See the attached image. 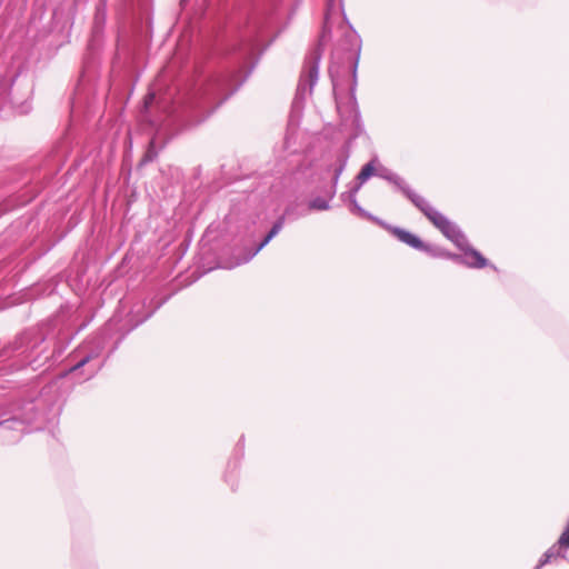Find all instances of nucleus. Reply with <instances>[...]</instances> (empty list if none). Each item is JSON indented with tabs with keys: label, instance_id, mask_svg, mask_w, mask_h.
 <instances>
[{
	"label": "nucleus",
	"instance_id": "3",
	"mask_svg": "<svg viewBox=\"0 0 569 569\" xmlns=\"http://www.w3.org/2000/svg\"><path fill=\"white\" fill-rule=\"evenodd\" d=\"M341 2H342V0H328V9H327V13H326V17H325V30H323V33H326V32L331 33L332 32V30L329 27L330 19H331V16H332L333 11L335 10H339L341 8ZM322 36H326V34H322Z\"/></svg>",
	"mask_w": 569,
	"mask_h": 569
},
{
	"label": "nucleus",
	"instance_id": "9",
	"mask_svg": "<svg viewBox=\"0 0 569 569\" xmlns=\"http://www.w3.org/2000/svg\"><path fill=\"white\" fill-rule=\"evenodd\" d=\"M84 362H86V360H82L81 362H79V365L76 368L81 367L82 365H84Z\"/></svg>",
	"mask_w": 569,
	"mask_h": 569
},
{
	"label": "nucleus",
	"instance_id": "8",
	"mask_svg": "<svg viewBox=\"0 0 569 569\" xmlns=\"http://www.w3.org/2000/svg\"><path fill=\"white\" fill-rule=\"evenodd\" d=\"M153 98H154V94H153V93L148 94V96L144 98V106H146V107H148V104L152 102Z\"/></svg>",
	"mask_w": 569,
	"mask_h": 569
},
{
	"label": "nucleus",
	"instance_id": "1",
	"mask_svg": "<svg viewBox=\"0 0 569 569\" xmlns=\"http://www.w3.org/2000/svg\"><path fill=\"white\" fill-rule=\"evenodd\" d=\"M415 204L448 240L465 252V264L467 267L482 269L488 266L487 259L478 250L468 246L465 234L445 214L431 208L422 200L415 201Z\"/></svg>",
	"mask_w": 569,
	"mask_h": 569
},
{
	"label": "nucleus",
	"instance_id": "2",
	"mask_svg": "<svg viewBox=\"0 0 569 569\" xmlns=\"http://www.w3.org/2000/svg\"><path fill=\"white\" fill-rule=\"evenodd\" d=\"M392 234L401 242L406 243L407 246L415 248L417 250H421L425 252H430L431 247L429 244H426L415 233L400 229L395 228L392 230Z\"/></svg>",
	"mask_w": 569,
	"mask_h": 569
},
{
	"label": "nucleus",
	"instance_id": "5",
	"mask_svg": "<svg viewBox=\"0 0 569 569\" xmlns=\"http://www.w3.org/2000/svg\"><path fill=\"white\" fill-rule=\"evenodd\" d=\"M376 169L372 162L367 163L362 167L361 171L359 172L357 179L360 183H363L366 180H368L371 176H373Z\"/></svg>",
	"mask_w": 569,
	"mask_h": 569
},
{
	"label": "nucleus",
	"instance_id": "7",
	"mask_svg": "<svg viewBox=\"0 0 569 569\" xmlns=\"http://www.w3.org/2000/svg\"><path fill=\"white\" fill-rule=\"evenodd\" d=\"M106 17V2L101 1V3L97 7L96 20H103Z\"/></svg>",
	"mask_w": 569,
	"mask_h": 569
},
{
	"label": "nucleus",
	"instance_id": "10",
	"mask_svg": "<svg viewBox=\"0 0 569 569\" xmlns=\"http://www.w3.org/2000/svg\"><path fill=\"white\" fill-rule=\"evenodd\" d=\"M188 0H181V6H184Z\"/></svg>",
	"mask_w": 569,
	"mask_h": 569
},
{
	"label": "nucleus",
	"instance_id": "4",
	"mask_svg": "<svg viewBox=\"0 0 569 569\" xmlns=\"http://www.w3.org/2000/svg\"><path fill=\"white\" fill-rule=\"evenodd\" d=\"M283 223H284V218L283 217H280L276 222L272 226L271 230L268 232V234L266 236V238L263 239V241L260 243V246L258 247V250H261L264 246H267L269 243V241L276 237L280 230L282 229L283 227Z\"/></svg>",
	"mask_w": 569,
	"mask_h": 569
},
{
	"label": "nucleus",
	"instance_id": "6",
	"mask_svg": "<svg viewBox=\"0 0 569 569\" xmlns=\"http://www.w3.org/2000/svg\"><path fill=\"white\" fill-rule=\"evenodd\" d=\"M310 209L327 210L329 208L328 202L325 199L317 198L309 204Z\"/></svg>",
	"mask_w": 569,
	"mask_h": 569
}]
</instances>
